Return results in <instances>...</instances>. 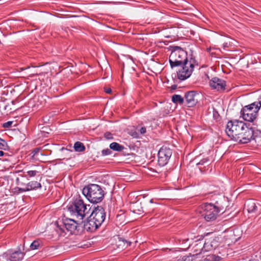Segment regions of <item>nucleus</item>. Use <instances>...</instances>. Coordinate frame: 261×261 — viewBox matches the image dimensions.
<instances>
[{"label":"nucleus","instance_id":"obj_1","mask_svg":"<svg viewBox=\"0 0 261 261\" xmlns=\"http://www.w3.org/2000/svg\"><path fill=\"white\" fill-rule=\"evenodd\" d=\"M225 133L229 138L241 143H247L251 140L253 130L248 127L242 121L230 120L227 122Z\"/></svg>","mask_w":261,"mask_h":261},{"label":"nucleus","instance_id":"obj_2","mask_svg":"<svg viewBox=\"0 0 261 261\" xmlns=\"http://www.w3.org/2000/svg\"><path fill=\"white\" fill-rule=\"evenodd\" d=\"M227 206V199L224 196H221L219 200L216 201L215 205L212 203H206L201 205L202 210L201 215L207 221L215 220L218 214L224 212L225 207Z\"/></svg>","mask_w":261,"mask_h":261},{"label":"nucleus","instance_id":"obj_3","mask_svg":"<svg viewBox=\"0 0 261 261\" xmlns=\"http://www.w3.org/2000/svg\"><path fill=\"white\" fill-rule=\"evenodd\" d=\"M90 208L89 204H85L82 199H76L73 204L68 207V211L73 217L81 220L89 214Z\"/></svg>","mask_w":261,"mask_h":261},{"label":"nucleus","instance_id":"obj_4","mask_svg":"<svg viewBox=\"0 0 261 261\" xmlns=\"http://www.w3.org/2000/svg\"><path fill=\"white\" fill-rule=\"evenodd\" d=\"M83 194L92 203L100 202L104 196L103 191L96 184H90L84 187Z\"/></svg>","mask_w":261,"mask_h":261},{"label":"nucleus","instance_id":"obj_5","mask_svg":"<svg viewBox=\"0 0 261 261\" xmlns=\"http://www.w3.org/2000/svg\"><path fill=\"white\" fill-rule=\"evenodd\" d=\"M171 53L169 56V63L171 68L179 66L184 62L189 61L187 53L179 46L171 47Z\"/></svg>","mask_w":261,"mask_h":261},{"label":"nucleus","instance_id":"obj_6","mask_svg":"<svg viewBox=\"0 0 261 261\" xmlns=\"http://www.w3.org/2000/svg\"><path fill=\"white\" fill-rule=\"evenodd\" d=\"M181 68L177 71V77L181 81L189 78L194 71V67L198 66V62L194 58L191 57L189 61L182 63Z\"/></svg>","mask_w":261,"mask_h":261},{"label":"nucleus","instance_id":"obj_7","mask_svg":"<svg viewBox=\"0 0 261 261\" xmlns=\"http://www.w3.org/2000/svg\"><path fill=\"white\" fill-rule=\"evenodd\" d=\"M260 108L255 101L245 106L241 111V117L245 121L253 122L256 118Z\"/></svg>","mask_w":261,"mask_h":261},{"label":"nucleus","instance_id":"obj_8","mask_svg":"<svg viewBox=\"0 0 261 261\" xmlns=\"http://www.w3.org/2000/svg\"><path fill=\"white\" fill-rule=\"evenodd\" d=\"M172 154V150L166 147H162L158 152V164L160 166L166 165Z\"/></svg>","mask_w":261,"mask_h":261},{"label":"nucleus","instance_id":"obj_9","mask_svg":"<svg viewBox=\"0 0 261 261\" xmlns=\"http://www.w3.org/2000/svg\"><path fill=\"white\" fill-rule=\"evenodd\" d=\"M98 225L100 226L106 218V213L101 206L95 207L90 216Z\"/></svg>","mask_w":261,"mask_h":261},{"label":"nucleus","instance_id":"obj_10","mask_svg":"<svg viewBox=\"0 0 261 261\" xmlns=\"http://www.w3.org/2000/svg\"><path fill=\"white\" fill-rule=\"evenodd\" d=\"M199 94L195 91H190L185 94V102L188 107H193L198 102Z\"/></svg>","mask_w":261,"mask_h":261},{"label":"nucleus","instance_id":"obj_11","mask_svg":"<svg viewBox=\"0 0 261 261\" xmlns=\"http://www.w3.org/2000/svg\"><path fill=\"white\" fill-rule=\"evenodd\" d=\"M24 255V253L20 250L15 251L11 253H4L0 258H5L6 261H20Z\"/></svg>","mask_w":261,"mask_h":261},{"label":"nucleus","instance_id":"obj_12","mask_svg":"<svg viewBox=\"0 0 261 261\" xmlns=\"http://www.w3.org/2000/svg\"><path fill=\"white\" fill-rule=\"evenodd\" d=\"M209 83L210 86L213 89H216L218 91H224L225 89V81L217 77L212 78Z\"/></svg>","mask_w":261,"mask_h":261},{"label":"nucleus","instance_id":"obj_13","mask_svg":"<svg viewBox=\"0 0 261 261\" xmlns=\"http://www.w3.org/2000/svg\"><path fill=\"white\" fill-rule=\"evenodd\" d=\"M63 227L70 233H73L77 227V222L73 219L66 218L63 220Z\"/></svg>","mask_w":261,"mask_h":261},{"label":"nucleus","instance_id":"obj_14","mask_svg":"<svg viewBox=\"0 0 261 261\" xmlns=\"http://www.w3.org/2000/svg\"><path fill=\"white\" fill-rule=\"evenodd\" d=\"M40 187V183L37 182L36 180H32L30 182L27 184V186L25 187H17L15 189V190H16L15 192L20 193L25 192L27 191L34 190Z\"/></svg>","mask_w":261,"mask_h":261},{"label":"nucleus","instance_id":"obj_15","mask_svg":"<svg viewBox=\"0 0 261 261\" xmlns=\"http://www.w3.org/2000/svg\"><path fill=\"white\" fill-rule=\"evenodd\" d=\"M99 226L89 217L88 219L84 222V229L87 231L92 232L96 230Z\"/></svg>","mask_w":261,"mask_h":261},{"label":"nucleus","instance_id":"obj_16","mask_svg":"<svg viewBox=\"0 0 261 261\" xmlns=\"http://www.w3.org/2000/svg\"><path fill=\"white\" fill-rule=\"evenodd\" d=\"M218 245V242L213 239L212 240L211 239H206L203 247V249L205 251H209L214 249H215Z\"/></svg>","mask_w":261,"mask_h":261},{"label":"nucleus","instance_id":"obj_17","mask_svg":"<svg viewBox=\"0 0 261 261\" xmlns=\"http://www.w3.org/2000/svg\"><path fill=\"white\" fill-rule=\"evenodd\" d=\"M247 207L248 212L249 213H252L256 211L257 206L256 203L252 200L248 201L245 204Z\"/></svg>","mask_w":261,"mask_h":261},{"label":"nucleus","instance_id":"obj_18","mask_svg":"<svg viewBox=\"0 0 261 261\" xmlns=\"http://www.w3.org/2000/svg\"><path fill=\"white\" fill-rule=\"evenodd\" d=\"M110 148L114 151H121L124 149V147L123 145L119 144L117 142H113L110 144Z\"/></svg>","mask_w":261,"mask_h":261},{"label":"nucleus","instance_id":"obj_19","mask_svg":"<svg viewBox=\"0 0 261 261\" xmlns=\"http://www.w3.org/2000/svg\"><path fill=\"white\" fill-rule=\"evenodd\" d=\"M42 246V241L37 239L34 241L30 245V249L31 250H36L40 248Z\"/></svg>","mask_w":261,"mask_h":261},{"label":"nucleus","instance_id":"obj_20","mask_svg":"<svg viewBox=\"0 0 261 261\" xmlns=\"http://www.w3.org/2000/svg\"><path fill=\"white\" fill-rule=\"evenodd\" d=\"M172 101L175 103L182 105L185 102L184 98L180 95L174 94L172 96Z\"/></svg>","mask_w":261,"mask_h":261},{"label":"nucleus","instance_id":"obj_21","mask_svg":"<svg viewBox=\"0 0 261 261\" xmlns=\"http://www.w3.org/2000/svg\"><path fill=\"white\" fill-rule=\"evenodd\" d=\"M74 149L76 151L82 152L85 150V147L81 142H76L74 145Z\"/></svg>","mask_w":261,"mask_h":261},{"label":"nucleus","instance_id":"obj_22","mask_svg":"<svg viewBox=\"0 0 261 261\" xmlns=\"http://www.w3.org/2000/svg\"><path fill=\"white\" fill-rule=\"evenodd\" d=\"M9 149V146L7 142L0 138V149L7 150Z\"/></svg>","mask_w":261,"mask_h":261},{"label":"nucleus","instance_id":"obj_23","mask_svg":"<svg viewBox=\"0 0 261 261\" xmlns=\"http://www.w3.org/2000/svg\"><path fill=\"white\" fill-rule=\"evenodd\" d=\"M119 242L120 243H122L123 244V246L127 247L130 246L131 245L132 242L130 241H127L123 238H119Z\"/></svg>","mask_w":261,"mask_h":261},{"label":"nucleus","instance_id":"obj_24","mask_svg":"<svg viewBox=\"0 0 261 261\" xmlns=\"http://www.w3.org/2000/svg\"><path fill=\"white\" fill-rule=\"evenodd\" d=\"M111 153H112V151L111 150V149L107 148L106 149H103L101 151V154L102 156L110 155Z\"/></svg>","mask_w":261,"mask_h":261},{"label":"nucleus","instance_id":"obj_25","mask_svg":"<svg viewBox=\"0 0 261 261\" xmlns=\"http://www.w3.org/2000/svg\"><path fill=\"white\" fill-rule=\"evenodd\" d=\"M251 140H254L258 146H261V137L253 138Z\"/></svg>","mask_w":261,"mask_h":261},{"label":"nucleus","instance_id":"obj_26","mask_svg":"<svg viewBox=\"0 0 261 261\" xmlns=\"http://www.w3.org/2000/svg\"><path fill=\"white\" fill-rule=\"evenodd\" d=\"M256 137H261V131L256 130V131L253 130V136L252 138H256Z\"/></svg>","mask_w":261,"mask_h":261},{"label":"nucleus","instance_id":"obj_27","mask_svg":"<svg viewBox=\"0 0 261 261\" xmlns=\"http://www.w3.org/2000/svg\"><path fill=\"white\" fill-rule=\"evenodd\" d=\"M37 173H38L36 171L30 170L27 172L28 175L30 177L34 176L36 175Z\"/></svg>","mask_w":261,"mask_h":261},{"label":"nucleus","instance_id":"obj_28","mask_svg":"<svg viewBox=\"0 0 261 261\" xmlns=\"http://www.w3.org/2000/svg\"><path fill=\"white\" fill-rule=\"evenodd\" d=\"M12 123H13L12 121H8L6 123H4L3 125V126L4 128H9L11 126V125L12 124Z\"/></svg>","mask_w":261,"mask_h":261},{"label":"nucleus","instance_id":"obj_29","mask_svg":"<svg viewBox=\"0 0 261 261\" xmlns=\"http://www.w3.org/2000/svg\"><path fill=\"white\" fill-rule=\"evenodd\" d=\"M208 160L207 159H204L203 160H201L199 163H198L197 165H203L205 163L208 162Z\"/></svg>","mask_w":261,"mask_h":261},{"label":"nucleus","instance_id":"obj_30","mask_svg":"<svg viewBox=\"0 0 261 261\" xmlns=\"http://www.w3.org/2000/svg\"><path fill=\"white\" fill-rule=\"evenodd\" d=\"M146 127L144 126L140 128V129L139 130V132L141 134H144L146 133Z\"/></svg>","mask_w":261,"mask_h":261},{"label":"nucleus","instance_id":"obj_31","mask_svg":"<svg viewBox=\"0 0 261 261\" xmlns=\"http://www.w3.org/2000/svg\"><path fill=\"white\" fill-rule=\"evenodd\" d=\"M257 104L260 106V108L261 107V90L260 92V94L258 96L257 101H256Z\"/></svg>","mask_w":261,"mask_h":261},{"label":"nucleus","instance_id":"obj_32","mask_svg":"<svg viewBox=\"0 0 261 261\" xmlns=\"http://www.w3.org/2000/svg\"><path fill=\"white\" fill-rule=\"evenodd\" d=\"M105 136L106 138H107L108 139L113 138V137H112V135L110 133H106L105 134Z\"/></svg>","mask_w":261,"mask_h":261},{"label":"nucleus","instance_id":"obj_33","mask_svg":"<svg viewBox=\"0 0 261 261\" xmlns=\"http://www.w3.org/2000/svg\"><path fill=\"white\" fill-rule=\"evenodd\" d=\"M105 91L107 93L110 94L111 93L112 90H111V88H105Z\"/></svg>","mask_w":261,"mask_h":261},{"label":"nucleus","instance_id":"obj_34","mask_svg":"<svg viewBox=\"0 0 261 261\" xmlns=\"http://www.w3.org/2000/svg\"><path fill=\"white\" fill-rule=\"evenodd\" d=\"M229 44L227 42H224L223 44V47L224 49H226L229 47Z\"/></svg>","mask_w":261,"mask_h":261},{"label":"nucleus","instance_id":"obj_35","mask_svg":"<svg viewBox=\"0 0 261 261\" xmlns=\"http://www.w3.org/2000/svg\"><path fill=\"white\" fill-rule=\"evenodd\" d=\"M18 185L19 186V187H25L27 186V184H23L22 183L19 182H18Z\"/></svg>","mask_w":261,"mask_h":261},{"label":"nucleus","instance_id":"obj_36","mask_svg":"<svg viewBox=\"0 0 261 261\" xmlns=\"http://www.w3.org/2000/svg\"><path fill=\"white\" fill-rule=\"evenodd\" d=\"M58 228L61 231V232L64 231V230L63 228L62 227L61 225V226L58 225Z\"/></svg>","mask_w":261,"mask_h":261},{"label":"nucleus","instance_id":"obj_37","mask_svg":"<svg viewBox=\"0 0 261 261\" xmlns=\"http://www.w3.org/2000/svg\"><path fill=\"white\" fill-rule=\"evenodd\" d=\"M177 86L175 85H173L171 86V88L172 90H174L176 89Z\"/></svg>","mask_w":261,"mask_h":261},{"label":"nucleus","instance_id":"obj_38","mask_svg":"<svg viewBox=\"0 0 261 261\" xmlns=\"http://www.w3.org/2000/svg\"><path fill=\"white\" fill-rule=\"evenodd\" d=\"M4 155V152L2 151V150H0V156H2Z\"/></svg>","mask_w":261,"mask_h":261},{"label":"nucleus","instance_id":"obj_39","mask_svg":"<svg viewBox=\"0 0 261 261\" xmlns=\"http://www.w3.org/2000/svg\"><path fill=\"white\" fill-rule=\"evenodd\" d=\"M6 259H5V258H0V261H6Z\"/></svg>","mask_w":261,"mask_h":261},{"label":"nucleus","instance_id":"obj_40","mask_svg":"<svg viewBox=\"0 0 261 261\" xmlns=\"http://www.w3.org/2000/svg\"><path fill=\"white\" fill-rule=\"evenodd\" d=\"M60 180H58V181H57L56 182V183L58 184V183H59V182H60Z\"/></svg>","mask_w":261,"mask_h":261}]
</instances>
